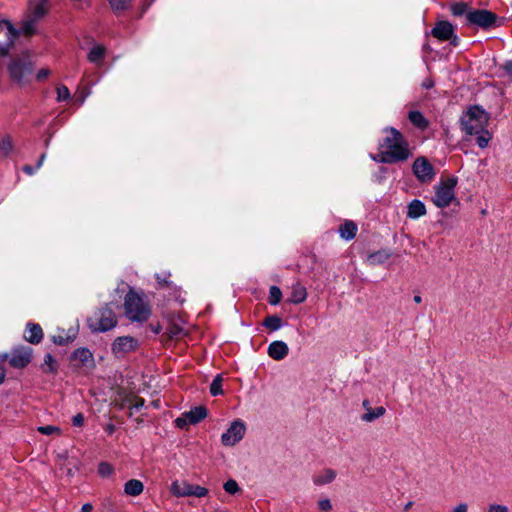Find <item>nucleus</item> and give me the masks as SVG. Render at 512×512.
<instances>
[{
    "instance_id": "nucleus-27",
    "label": "nucleus",
    "mask_w": 512,
    "mask_h": 512,
    "mask_svg": "<svg viewBox=\"0 0 512 512\" xmlns=\"http://www.w3.org/2000/svg\"><path fill=\"white\" fill-rule=\"evenodd\" d=\"M386 412V409L383 406L376 408H369L368 412H365L361 419L364 422H373L374 420L382 417Z\"/></svg>"
},
{
    "instance_id": "nucleus-52",
    "label": "nucleus",
    "mask_w": 512,
    "mask_h": 512,
    "mask_svg": "<svg viewBox=\"0 0 512 512\" xmlns=\"http://www.w3.org/2000/svg\"><path fill=\"white\" fill-rule=\"evenodd\" d=\"M468 510V506L467 504H459L458 506H456L453 510V512H467Z\"/></svg>"
},
{
    "instance_id": "nucleus-64",
    "label": "nucleus",
    "mask_w": 512,
    "mask_h": 512,
    "mask_svg": "<svg viewBox=\"0 0 512 512\" xmlns=\"http://www.w3.org/2000/svg\"><path fill=\"white\" fill-rule=\"evenodd\" d=\"M148 6H150V2L147 3V5L144 7V10H146Z\"/></svg>"
},
{
    "instance_id": "nucleus-32",
    "label": "nucleus",
    "mask_w": 512,
    "mask_h": 512,
    "mask_svg": "<svg viewBox=\"0 0 512 512\" xmlns=\"http://www.w3.org/2000/svg\"><path fill=\"white\" fill-rule=\"evenodd\" d=\"M223 377L222 374H217L212 383L210 384V393L212 396H218L223 394L222 390Z\"/></svg>"
},
{
    "instance_id": "nucleus-5",
    "label": "nucleus",
    "mask_w": 512,
    "mask_h": 512,
    "mask_svg": "<svg viewBox=\"0 0 512 512\" xmlns=\"http://www.w3.org/2000/svg\"><path fill=\"white\" fill-rule=\"evenodd\" d=\"M489 119V114L483 108L474 105L461 116V128L468 135L480 134L488 125Z\"/></svg>"
},
{
    "instance_id": "nucleus-9",
    "label": "nucleus",
    "mask_w": 512,
    "mask_h": 512,
    "mask_svg": "<svg viewBox=\"0 0 512 512\" xmlns=\"http://www.w3.org/2000/svg\"><path fill=\"white\" fill-rule=\"evenodd\" d=\"M466 19L469 24H473L480 28L487 29L495 24L497 20V15L489 10L476 9L473 11H469L466 14Z\"/></svg>"
},
{
    "instance_id": "nucleus-40",
    "label": "nucleus",
    "mask_w": 512,
    "mask_h": 512,
    "mask_svg": "<svg viewBox=\"0 0 512 512\" xmlns=\"http://www.w3.org/2000/svg\"><path fill=\"white\" fill-rule=\"evenodd\" d=\"M37 430L43 435L60 434V428L53 425L40 426Z\"/></svg>"
},
{
    "instance_id": "nucleus-18",
    "label": "nucleus",
    "mask_w": 512,
    "mask_h": 512,
    "mask_svg": "<svg viewBox=\"0 0 512 512\" xmlns=\"http://www.w3.org/2000/svg\"><path fill=\"white\" fill-rule=\"evenodd\" d=\"M425 204L418 200H412L407 207V217L410 219H418L426 214Z\"/></svg>"
},
{
    "instance_id": "nucleus-15",
    "label": "nucleus",
    "mask_w": 512,
    "mask_h": 512,
    "mask_svg": "<svg viewBox=\"0 0 512 512\" xmlns=\"http://www.w3.org/2000/svg\"><path fill=\"white\" fill-rule=\"evenodd\" d=\"M246 432L244 423L240 420H235L231 423L228 430L222 434L221 442L224 446H234L243 439Z\"/></svg>"
},
{
    "instance_id": "nucleus-1",
    "label": "nucleus",
    "mask_w": 512,
    "mask_h": 512,
    "mask_svg": "<svg viewBox=\"0 0 512 512\" xmlns=\"http://www.w3.org/2000/svg\"><path fill=\"white\" fill-rule=\"evenodd\" d=\"M385 132L388 135L380 143L379 152L374 160L385 164L406 161L411 156V152L405 137L393 127L386 128Z\"/></svg>"
},
{
    "instance_id": "nucleus-37",
    "label": "nucleus",
    "mask_w": 512,
    "mask_h": 512,
    "mask_svg": "<svg viewBox=\"0 0 512 512\" xmlns=\"http://www.w3.org/2000/svg\"><path fill=\"white\" fill-rule=\"evenodd\" d=\"M467 4L466 3H463V2H458V3H454L452 6H451V11L453 13V15L455 16H461V15H464V14H467Z\"/></svg>"
},
{
    "instance_id": "nucleus-56",
    "label": "nucleus",
    "mask_w": 512,
    "mask_h": 512,
    "mask_svg": "<svg viewBox=\"0 0 512 512\" xmlns=\"http://www.w3.org/2000/svg\"><path fill=\"white\" fill-rule=\"evenodd\" d=\"M105 431L109 434V435H112L115 431V426L113 424H108L105 428Z\"/></svg>"
},
{
    "instance_id": "nucleus-48",
    "label": "nucleus",
    "mask_w": 512,
    "mask_h": 512,
    "mask_svg": "<svg viewBox=\"0 0 512 512\" xmlns=\"http://www.w3.org/2000/svg\"><path fill=\"white\" fill-rule=\"evenodd\" d=\"M488 512H508V508L504 505L491 504Z\"/></svg>"
},
{
    "instance_id": "nucleus-12",
    "label": "nucleus",
    "mask_w": 512,
    "mask_h": 512,
    "mask_svg": "<svg viewBox=\"0 0 512 512\" xmlns=\"http://www.w3.org/2000/svg\"><path fill=\"white\" fill-rule=\"evenodd\" d=\"M139 341L132 336L117 337L111 344V351L117 357H123L127 353L136 351Z\"/></svg>"
},
{
    "instance_id": "nucleus-51",
    "label": "nucleus",
    "mask_w": 512,
    "mask_h": 512,
    "mask_svg": "<svg viewBox=\"0 0 512 512\" xmlns=\"http://www.w3.org/2000/svg\"><path fill=\"white\" fill-rule=\"evenodd\" d=\"M76 8L82 9L85 5H88V0H73Z\"/></svg>"
},
{
    "instance_id": "nucleus-21",
    "label": "nucleus",
    "mask_w": 512,
    "mask_h": 512,
    "mask_svg": "<svg viewBox=\"0 0 512 512\" xmlns=\"http://www.w3.org/2000/svg\"><path fill=\"white\" fill-rule=\"evenodd\" d=\"M185 413L189 424H197L207 416V409L204 406H197Z\"/></svg>"
},
{
    "instance_id": "nucleus-23",
    "label": "nucleus",
    "mask_w": 512,
    "mask_h": 512,
    "mask_svg": "<svg viewBox=\"0 0 512 512\" xmlns=\"http://www.w3.org/2000/svg\"><path fill=\"white\" fill-rule=\"evenodd\" d=\"M408 119L417 128L425 130L429 126V121L424 117L420 111H410Z\"/></svg>"
},
{
    "instance_id": "nucleus-31",
    "label": "nucleus",
    "mask_w": 512,
    "mask_h": 512,
    "mask_svg": "<svg viewBox=\"0 0 512 512\" xmlns=\"http://www.w3.org/2000/svg\"><path fill=\"white\" fill-rule=\"evenodd\" d=\"M42 369L44 373L54 374L57 372V363L51 354L48 353L44 356V363L42 364Z\"/></svg>"
},
{
    "instance_id": "nucleus-22",
    "label": "nucleus",
    "mask_w": 512,
    "mask_h": 512,
    "mask_svg": "<svg viewBox=\"0 0 512 512\" xmlns=\"http://www.w3.org/2000/svg\"><path fill=\"white\" fill-rule=\"evenodd\" d=\"M144 490L143 483L138 479H131L127 481L124 485V492L129 496H138Z\"/></svg>"
},
{
    "instance_id": "nucleus-50",
    "label": "nucleus",
    "mask_w": 512,
    "mask_h": 512,
    "mask_svg": "<svg viewBox=\"0 0 512 512\" xmlns=\"http://www.w3.org/2000/svg\"><path fill=\"white\" fill-rule=\"evenodd\" d=\"M182 332V329L178 326H172L169 330V334L172 337H177Z\"/></svg>"
},
{
    "instance_id": "nucleus-7",
    "label": "nucleus",
    "mask_w": 512,
    "mask_h": 512,
    "mask_svg": "<svg viewBox=\"0 0 512 512\" xmlns=\"http://www.w3.org/2000/svg\"><path fill=\"white\" fill-rule=\"evenodd\" d=\"M456 185L457 178L455 177L442 180L439 185L435 187L433 203L439 208L449 206L455 198L454 188Z\"/></svg>"
},
{
    "instance_id": "nucleus-53",
    "label": "nucleus",
    "mask_w": 512,
    "mask_h": 512,
    "mask_svg": "<svg viewBox=\"0 0 512 512\" xmlns=\"http://www.w3.org/2000/svg\"><path fill=\"white\" fill-rule=\"evenodd\" d=\"M35 170H37V169H36V167L34 168V167L30 166V165H25V166L23 167V171H24L26 174H28V175H33V174H34V172H35Z\"/></svg>"
},
{
    "instance_id": "nucleus-46",
    "label": "nucleus",
    "mask_w": 512,
    "mask_h": 512,
    "mask_svg": "<svg viewBox=\"0 0 512 512\" xmlns=\"http://www.w3.org/2000/svg\"><path fill=\"white\" fill-rule=\"evenodd\" d=\"M112 468L108 463H101L99 465V473L103 476H107L111 473Z\"/></svg>"
},
{
    "instance_id": "nucleus-28",
    "label": "nucleus",
    "mask_w": 512,
    "mask_h": 512,
    "mask_svg": "<svg viewBox=\"0 0 512 512\" xmlns=\"http://www.w3.org/2000/svg\"><path fill=\"white\" fill-rule=\"evenodd\" d=\"M262 324L270 331H276L283 326V321L278 315H269L263 320Z\"/></svg>"
},
{
    "instance_id": "nucleus-44",
    "label": "nucleus",
    "mask_w": 512,
    "mask_h": 512,
    "mask_svg": "<svg viewBox=\"0 0 512 512\" xmlns=\"http://www.w3.org/2000/svg\"><path fill=\"white\" fill-rule=\"evenodd\" d=\"M50 74H51L50 69H48V68H42V69H40V70L38 71V73L36 74V79H37L38 81H44V80H46V79L49 77V75H50Z\"/></svg>"
},
{
    "instance_id": "nucleus-39",
    "label": "nucleus",
    "mask_w": 512,
    "mask_h": 512,
    "mask_svg": "<svg viewBox=\"0 0 512 512\" xmlns=\"http://www.w3.org/2000/svg\"><path fill=\"white\" fill-rule=\"evenodd\" d=\"M223 488L229 494H236L240 491L238 483L233 479L226 481L223 485Z\"/></svg>"
},
{
    "instance_id": "nucleus-34",
    "label": "nucleus",
    "mask_w": 512,
    "mask_h": 512,
    "mask_svg": "<svg viewBox=\"0 0 512 512\" xmlns=\"http://www.w3.org/2000/svg\"><path fill=\"white\" fill-rule=\"evenodd\" d=\"M112 10L115 13H120L129 8L131 0H108Z\"/></svg>"
},
{
    "instance_id": "nucleus-26",
    "label": "nucleus",
    "mask_w": 512,
    "mask_h": 512,
    "mask_svg": "<svg viewBox=\"0 0 512 512\" xmlns=\"http://www.w3.org/2000/svg\"><path fill=\"white\" fill-rule=\"evenodd\" d=\"M76 335H77V331L70 329L68 331V333H66V334L60 333L58 335H53L52 341L56 345L63 346V345H67V344L73 342L74 339L76 338Z\"/></svg>"
},
{
    "instance_id": "nucleus-16",
    "label": "nucleus",
    "mask_w": 512,
    "mask_h": 512,
    "mask_svg": "<svg viewBox=\"0 0 512 512\" xmlns=\"http://www.w3.org/2000/svg\"><path fill=\"white\" fill-rule=\"evenodd\" d=\"M289 352L287 344L283 341H274L268 346L267 353L269 357L276 361L283 360Z\"/></svg>"
},
{
    "instance_id": "nucleus-47",
    "label": "nucleus",
    "mask_w": 512,
    "mask_h": 512,
    "mask_svg": "<svg viewBox=\"0 0 512 512\" xmlns=\"http://www.w3.org/2000/svg\"><path fill=\"white\" fill-rule=\"evenodd\" d=\"M84 423V416L82 413H78L72 418V424L76 427H81Z\"/></svg>"
},
{
    "instance_id": "nucleus-17",
    "label": "nucleus",
    "mask_w": 512,
    "mask_h": 512,
    "mask_svg": "<svg viewBox=\"0 0 512 512\" xmlns=\"http://www.w3.org/2000/svg\"><path fill=\"white\" fill-rule=\"evenodd\" d=\"M24 338L31 344H38L43 339V330L39 324L29 323L24 332Z\"/></svg>"
},
{
    "instance_id": "nucleus-63",
    "label": "nucleus",
    "mask_w": 512,
    "mask_h": 512,
    "mask_svg": "<svg viewBox=\"0 0 512 512\" xmlns=\"http://www.w3.org/2000/svg\"><path fill=\"white\" fill-rule=\"evenodd\" d=\"M413 300L415 303L419 304L422 301V298L420 295H415Z\"/></svg>"
},
{
    "instance_id": "nucleus-57",
    "label": "nucleus",
    "mask_w": 512,
    "mask_h": 512,
    "mask_svg": "<svg viewBox=\"0 0 512 512\" xmlns=\"http://www.w3.org/2000/svg\"><path fill=\"white\" fill-rule=\"evenodd\" d=\"M45 157H46V154H45V153H43V154L40 156V158H39V160H38V162H37V165H36V169H39V168L42 166V164H43V162H44V160H45Z\"/></svg>"
},
{
    "instance_id": "nucleus-36",
    "label": "nucleus",
    "mask_w": 512,
    "mask_h": 512,
    "mask_svg": "<svg viewBox=\"0 0 512 512\" xmlns=\"http://www.w3.org/2000/svg\"><path fill=\"white\" fill-rule=\"evenodd\" d=\"M477 139L476 142L480 148H486L489 144V141L491 140V134L489 133L486 128H484V131L480 134H476Z\"/></svg>"
},
{
    "instance_id": "nucleus-33",
    "label": "nucleus",
    "mask_w": 512,
    "mask_h": 512,
    "mask_svg": "<svg viewBox=\"0 0 512 512\" xmlns=\"http://www.w3.org/2000/svg\"><path fill=\"white\" fill-rule=\"evenodd\" d=\"M13 150V143L10 136H5L0 140V155L7 157Z\"/></svg>"
},
{
    "instance_id": "nucleus-30",
    "label": "nucleus",
    "mask_w": 512,
    "mask_h": 512,
    "mask_svg": "<svg viewBox=\"0 0 512 512\" xmlns=\"http://www.w3.org/2000/svg\"><path fill=\"white\" fill-rule=\"evenodd\" d=\"M105 51V47L101 45L94 46L88 54V60L94 64L101 63L105 56Z\"/></svg>"
},
{
    "instance_id": "nucleus-14",
    "label": "nucleus",
    "mask_w": 512,
    "mask_h": 512,
    "mask_svg": "<svg viewBox=\"0 0 512 512\" xmlns=\"http://www.w3.org/2000/svg\"><path fill=\"white\" fill-rule=\"evenodd\" d=\"M413 173L421 183H430L434 176V168L425 157H418L412 166Z\"/></svg>"
},
{
    "instance_id": "nucleus-8",
    "label": "nucleus",
    "mask_w": 512,
    "mask_h": 512,
    "mask_svg": "<svg viewBox=\"0 0 512 512\" xmlns=\"http://www.w3.org/2000/svg\"><path fill=\"white\" fill-rule=\"evenodd\" d=\"M19 35L20 31L9 20H0V57L9 55Z\"/></svg>"
},
{
    "instance_id": "nucleus-43",
    "label": "nucleus",
    "mask_w": 512,
    "mask_h": 512,
    "mask_svg": "<svg viewBox=\"0 0 512 512\" xmlns=\"http://www.w3.org/2000/svg\"><path fill=\"white\" fill-rule=\"evenodd\" d=\"M318 507L323 512H329L332 509V504L329 499H320L318 501Z\"/></svg>"
},
{
    "instance_id": "nucleus-59",
    "label": "nucleus",
    "mask_w": 512,
    "mask_h": 512,
    "mask_svg": "<svg viewBox=\"0 0 512 512\" xmlns=\"http://www.w3.org/2000/svg\"><path fill=\"white\" fill-rule=\"evenodd\" d=\"M151 329L155 334H158L161 331V326L159 324H157L156 326L151 325Z\"/></svg>"
},
{
    "instance_id": "nucleus-61",
    "label": "nucleus",
    "mask_w": 512,
    "mask_h": 512,
    "mask_svg": "<svg viewBox=\"0 0 512 512\" xmlns=\"http://www.w3.org/2000/svg\"><path fill=\"white\" fill-rule=\"evenodd\" d=\"M412 506H413V502L409 501L408 503L405 504L404 511H406V512L409 511Z\"/></svg>"
},
{
    "instance_id": "nucleus-54",
    "label": "nucleus",
    "mask_w": 512,
    "mask_h": 512,
    "mask_svg": "<svg viewBox=\"0 0 512 512\" xmlns=\"http://www.w3.org/2000/svg\"><path fill=\"white\" fill-rule=\"evenodd\" d=\"M422 86L425 87L426 89H430L434 86V82L431 79H426L423 82Z\"/></svg>"
},
{
    "instance_id": "nucleus-4",
    "label": "nucleus",
    "mask_w": 512,
    "mask_h": 512,
    "mask_svg": "<svg viewBox=\"0 0 512 512\" xmlns=\"http://www.w3.org/2000/svg\"><path fill=\"white\" fill-rule=\"evenodd\" d=\"M126 317L132 322H145L151 316V307L134 289H130L124 298Z\"/></svg>"
},
{
    "instance_id": "nucleus-58",
    "label": "nucleus",
    "mask_w": 512,
    "mask_h": 512,
    "mask_svg": "<svg viewBox=\"0 0 512 512\" xmlns=\"http://www.w3.org/2000/svg\"><path fill=\"white\" fill-rule=\"evenodd\" d=\"M6 372L5 369L0 367V384H2L5 380Z\"/></svg>"
},
{
    "instance_id": "nucleus-38",
    "label": "nucleus",
    "mask_w": 512,
    "mask_h": 512,
    "mask_svg": "<svg viewBox=\"0 0 512 512\" xmlns=\"http://www.w3.org/2000/svg\"><path fill=\"white\" fill-rule=\"evenodd\" d=\"M170 273L156 274L155 278L161 288L171 287L172 282L169 281Z\"/></svg>"
},
{
    "instance_id": "nucleus-20",
    "label": "nucleus",
    "mask_w": 512,
    "mask_h": 512,
    "mask_svg": "<svg viewBox=\"0 0 512 512\" xmlns=\"http://www.w3.org/2000/svg\"><path fill=\"white\" fill-rule=\"evenodd\" d=\"M336 478V472L333 469L327 468L313 476L315 485L321 486L329 484Z\"/></svg>"
},
{
    "instance_id": "nucleus-24",
    "label": "nucleus",
    "mask_w": 512,
    "mask_h": 512,
    "mask_svg": "<svg viewBox=\"0 0 512 512\" xmlns=\"http://www.w3.org/2000/svg\"><path fill=\"white\" fill-rule=\"evenodd\" d=\"M307 298V292L305 287L300 284H295L292 287L291 296L289 301L294 304H300L304 302Z\"/></svg>"
},
{
    "instance_id": "nucleus-49",
    "label": "nucleus",
    "mask_w": 512,
    "mask_h": 512,
    "mask_svg": "<svg viewBox=\"0 0 512 512\" xmlns=\"http://www.w3.org/2000/svg\"><path fill=\"white\" fill-rule=\"evenodd\" d=\"M502 69L505 71V73L510 77V80L512 82V60L506 61L502 65Z\"/></svg>"
},
{
    "instance_id": "nucleus-25",
    "label": "nucleus",
    "mask_w": 512,
    "mask_h": 512,
    "mask_svg": "<svg viewBox=\"0 0 512 512\" xmlns=\"http://www.w3.org/2000/svg\"><path fill=\"white\" fill-rule=\"evenodd\" d=\"M340 236L346 240H351L356 236L357 226L353 221H346L339 227Z\"/></svg>"
},
{
    "instance_id": "nucleus-11",
    "label": "nucleus",
    "mask_w": 512,
    "mask_h": 512,
    "mask_svg": "<svg viewBox=\"0 0 512 512\" xmlns=\"http://www.w3.org/2000/svg\"><path fill=\"white\" fill-rule=\"evenodd\" d=\"M32 352V348L28 346H19L8 353L7 360L13 368L23 369L31 362Z\"/></svg>"
},
{
    "instance_id": "nucleus-42",
    "label": "nucleus",
    "mask_w": 512,
    "mask_h": 512,
    "mask_svg": "<svg viewBox=\"0 0 512 512\" xmlns=\"http://www.w3.org/2000/svg\"><path fill=\"white\" fill-rule=\"evenodd\" d=\"M144 399L141 398V397H134L133 399L130 400V405H129V408L132 410V409H135V410H139L140 408H142L144 406Z\"/></svg>"
},
{
    "instance_id": "nucleus-3",
    "label": "nucleus",
    "mask_w": 512,
    "mask_h": 512,
    "mask_svg": "<svg viewBox=\"0 0 512 512\" xmlns=\"http://www.w3.org/2000/svg\"><path fill=\"white\" fill-rule=\"evenodd\" d=\"M8 74L12 82L20 87H25L32 82L34 63L28 52L13 57L7 66Z\"/></svg>"
},
{
    "instance_id": "nucleus-45",
    "label": "nucleus",
    "mask_w": 512,
    "mask_h": 512,
    "mask_svg": "<svg viewBox=\"0 0 512 512\" xmlns=\"http://www.w3.org/2000/svg\"><path fill=\"white\" fill-rule=\"evenodd\" d=\"M175 424L178 428H185L187 424H189L188 418L186 417V413H184L181 417H178L175 420Z\"/></svg>"
},
{
    "instance_id": "nucleus-35",
    "label": "nucleus",
    "mask_w": 512,
    "mask_h": 512,
    "mask_svg": "<svg viewBox=\"0 0 512 512\" xmlns=\"http://www.w3.org/2000/svg\"><path fill=\"white\" fill-rule=\"evenodd\" d=\"M282 299V292L279 287L271 286L269 290L268 301L271 305H277Z\"/></svg>"
},
{
    "instance_id": "nucleus-19",
    "label": "nucleus",
    "mask_w": 512,
    "mask_h": 512,
    "mask_svg": "<svg viewBox=\"0 0 512 512\" xmlns=\"http://www.w3.org/2000/svg\"><path fill=\"white\" fill-rule=\"evenodd\" d=\"M391 257V252L387 249H381L367 256L366 262L369 265H380L385 263Z\"/></svg>"
},
{
    "instance_id": "nucleus-62",
    "label": "nucleus",
    "mask_w": 512,
    "mask_h": 512,
    "mask_svg": "<svg viewBox=\"0 0 512 512\" xmlns=\"http://www.w3.org/2000/svg\"><path fill=\"white\" fill-rule=\"evenodd\" d=\"M8 359V353L0 354V363Z\"/></svg>"
},
{
    "instance_id": "nucleus-41",
    "label": "nucleus",
    "mask_w": 512,
    "mask_h": 512,
    "mask_svg": "<svg viewBox=\"0 0 512 512\" xmlns=\"http://www.w3.org/2000/svg\"><path fill=\"white\" fill-rule=\"evenodd\" d=\"M70 98V91L69 89L62 85L57 87V100L58 101H66Z\"/></svg>"
},
{
    "instance_id": "nucleus-6",
    "label": "nucleus",
    "mask_w": 512,
    "mask_h": 512,
    "mask_svg": "<svg viewBox=\"0 0 512 512\" xmlns=\"http://www.w3.org/2000/svg\"><path fill=\"white\" fill-rule=\"evenodd\" d=\"M117 323V316L109 305L96 310L87 320L89 329L96 333L110 331L117 326Z\"/></svg>"
},
{
    "instance_id": "nucleus-13",
    "label": "nucleus",
    "mask_w": 512,
    "mask_h": 512,
    "mask_svg": "<svg viewBox=\"0 0 512 512\" xmlns=\"http://www.w3.org/2000/svg\"><path fill=\"white\" fill-rule=\"evenodd\" d=\"M431 35L440 41L450 40L453 46H457L459 43L458 37L454 34L453 25L445 20L438 21L435 24L434 28L431 30Z\"/></svg>"
},
{
    "instance_id": "nucleus-10",
    "label": "nucleus",
    "mask_w": 512,
    "mask_h": 512,
    "mask_svg": "<svg viewBox=\"0 0 512 512\" xmlns=\"http://www.w3.org/2000/svg\"><path fill=\"white\" fill-rule=\"evenodd\" d=\"M171 491L175 496L178 497H187V496H195L198 498L205 497L208 494V489L202 487L200 485L190 484L188 482H173L171 486Z\"/></svg>"
},
{
    "instance_id": "nucleus-2",
    "label": "nucleus",
    "mask_w": 512,
    "mask_h": 512,
    "mask_svg": "<svg viewBox=\"0 0 512 512\" xmlns=\"http://www.w3.org/2000/svg\"><path fill=\"white\" fill-rule=\"evenodd\" d=\"M50 0H30L26 12L20 22V35L32 37L38 34L39 23L49 11Z\"/></svg>"
},
{
    "instance_id": "nucleus-29",
    "label": "nucleus",
    "mask_w": 512,
    "mask_h": 512,
    "mask_svg": "<svg viewBox=\"0 0 512 512\" xmlns=\"http://www.w3.org/2000/svg\"><path fill=\"white\" fill-rule=\"evenodd\" d=\"M71 359L85 364L93 359V355L87 348H78L72 353Z\"/></svg>"
},
{
    "instance_id": "nucleus-60",
    "label": "nucleus",
    "mask_w": 512,
    "mask_h": 512,
    "mask_svg": "<svg viewBox=\"0 0 512 512\" xmlns=\"http://www.w3.org/2000/svg\"><path fill=\"white\" fill-rule=\"evenodd\" d=\"M363 407L365 408L366 412H368V409L371 408L369 400L366 399L363 401Z\"/></svg>"
},
{
    "instance_id": "nucleus-55",
    "label": "nucleus",
    "mask_w": 512,
    "mask_h": 512,
    "mask_svg": "<svg viewBox=\"0 0 512 512\" xmlns=\"http://www.w3.org/2000/svg\"><path fill=\"white\" fill-rule=\"evenodd\" d=\"M93 510V506L90 503H86L82 506L81 512H91Z\"/></svg>"
}]
</instances>
